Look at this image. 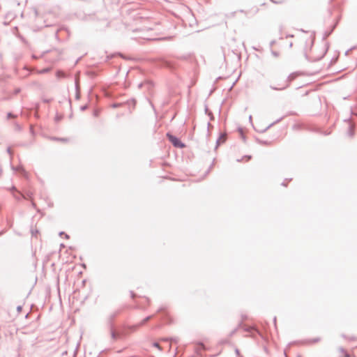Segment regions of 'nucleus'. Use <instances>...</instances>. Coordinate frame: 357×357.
<instances>
[{"label":"nucleus","mask_w":357,"mask_h":357,"mask_svg":"<svg viewBox=\"0 0 357 357\" xmlns=\"http://www.w3.org/2000/svg\"><path fill=\"white\" fill-rule=\"evenodd\" d=\"M57 75L58 76H61V74H60V73H57Z\"/></svg>","instance_id":"7"},{"label":"nucleus","mask_w":357,"mask_h":357,"mask_svg":"<svg viewBox=\"0 0 357 357\" xmlns=\"http://www.w3.org/2000/svg\"><path fill=\"white\" fill-rule=\"evenodd\" d=\"M57 75L58 76H61V74H60V73H57Z\"/></svg>","instance_id":"6"},{"label":"nucleus","mask_w":357,"mask_h":357,"mask_svg":"<svg viewBox=\"0 0 357 357\" xmlns=\"http://www.w3.org/2000/svg\"><path fill=\"white\" fill-rule=\"evenodd\" d=\"M340 357H350V355L343 349H339Z\"/></svg>","instance_id":"4"},{"label":"nucleus","mask_w":357,"mask_h":357,"mask_svg":"<svg viewBox=\"0 0 357 357\" xmlns=\"http://www.w3.org/2000/svg\"><path fill=\"white\" fill-rule=\"evenodd\" d=\"M153 346L156 347V348H158L160 351L162 350V348H161L160 345L158 342H154L153 344Z\"/></svg>","instance_id":"5"},{"label":"nucleus","mask_w":357,"mask_h":357,"mask_svg":"<svg viewBox=\"0 0 357 357\" xmlns=\"http://www.w3.org/2000/svg\"><path fill=\"white\" fill-rule=\"evenodd\" d=\"M298 357H301V356H298Z\"/></svg>","instance_id":"8"},{"label":"nucleus","mask_w":357,"mask_h":357,"mask_svg":"<svg viewBox=\"0 0 357 357\" xmlns=\"http://www.w3.org/2000/svg\"><path fill=\"white\" fill-rule=\"evenodd\" d=\"M151 318V316L147 317L146 318L143 319L139 324L135 326H124L116 330H112L111 332L112 338L114 340H117L119 339H121L128 336L131 332L135 331L139 327L144 325Z\"/></svg>","instance_id":"1"},{"label":"nucleus","mask_w":357,"mask_h":357,"mask_svg":"<svg viewBox=\"0 0 357 357\" xmlns=\"http://www.w3.org/2000/svg\"><path fill=\"white\" fill-rule=\"evenodd\" d=\"M226 141V135L225 134H221L218 139V144H222Z\"/></svg>","instance_id":"3"},{"label":"nucleus","mask_w":357,"mask_h":357,"mask_svg":"<svg viewBox=\"0 0 357 357\" xmlns=\"http://www.w3.org/2000/svg\"><path fill=\"white\" fill-rule=\"evenodd\" d=\"M167 137L169 138V141L176 147H183L184 146V145L176 137H174V136H173L172 135L167 134Z\"/></svg>","instance_id":"2"}]
</instances>
